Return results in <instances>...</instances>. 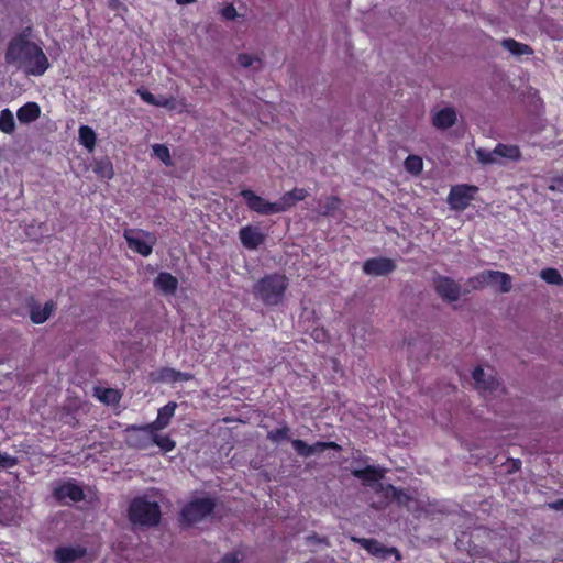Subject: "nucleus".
<instances>
[{
    "label": "nucleus",
    "mask_w": 563,
    "mask_h": 563,
    "mask_svg": "<svg viewBox=\"0 0 563 563\" xmlns=\"http://www.w3.org/2000/svg\"><path fill=\"white\" fill-rule=\"evenodd\" d=\"M30 30L27 27L10 40L4 58L7 64L15 66L25 75L40 77L47 71L51 63L42 47L29 38L26 32Z\"/></svg>",
    "instance_id": "1"
},
{
    "label": "nucleus",
    "mask_w": 563,
    "mask_h": 563,
    "mask_svg": "<svg viewBox=\"0 0 563 563\" xmlns=\"http://www.w3.org/2000/svg\"><path fill=\"white\" fill-rule=\"evenodd\" d=\"M289 280L284 274L272 273L260 278L253 286V295L267 307L283 303Z\"/></svg>",
    "instance_id": "2"
},
{
    "label": "nucleus",
    "mask_w": 563,
    "mask_h": 563,
    "mask_svg": "<svg viewBox=\"0 0 563 563\" xmlns=\"http://www.w3.org/2000/svg\"><path fill=\"white\" fill-rule=\"evenodd\" d=\"M126 516L133 527L154 528L161 522L162 511L157 501L137 496L130 501Z\"/></svg>",
    "instance_id": "3"
},
{
    "label": "nucleus",
    "mask_w": 563,
    "mask_h": 563,
    "mask_svg": "<svg viewBox=\"0 0 563 563\" xmlns=\"http://www.w3.org/2000/svg\"><path fill=\"white\" fill-rule=\"evenodd\" d=\"M214 508L216 501L212 498H196L181 508L180 518L185 525L191 526L213 514Z\"/></svg>",
    "instance_id": "4"
},
{
    "label": "nucleus",
    "mask_w": 563,
    "mask_h": 563,
    "mask_svg": "<svg viewBox=\"0 0 563 563\" xmlns=\"http://www.w3.org/2000/svg\"><path fill=\"white\" fill-rule=\"evenodd\" d=\"M477 191L478 187L474 185H455L450 189L448 195V203L450 205L451 209L455 211H463L470 206Z\"/></svg>",
    "instance_id": "5"
},
{
    "label": "nucleus",
    "mask_w": 563,
    "mask_h": 563,
    "mask_svg": "<svg viewBox=\"0 0 563 563\" xmlns=\"http://www.w3.org/2000/svg\"><path fill=\"white\" fill-rule=\"evenodd\" d=\"M134 230H125L123 236L128 243V246L133 250L135 253L146 257L150 256L153 252V245L156 243V236L154 233L140 230L139 233L145 236L146 240H142L137 236H134Z\"/></svg>",
    "instance_id": "6"
},
{
    "label": "nucleus",
    "mask_w": 563,
    "mask_h": 563,
    "mask_svg": "<svg viewBox=\"0 0 563 563\" xmlns=\"http://www.w3.org/2000/svg\"><path fill=\"white\" fill-rule=\"evenodd\" d=\"M291 445L295 452L301 457H310L314 454L321 453L325 450L341 451L342 446L333 441H317L313 444H308L303 440L294 439Z\"/></svg>",
    "instance_id": "7"
},
{
    "label": "nucleus",
    "mask_w": 563,
    "mask_h": 563,
    "mask_svg": "<svg viewBox=\"0 0 563 563\" xmlns=\"http://www.w3.org/2000/svg\"><path fill=\"white\" fill-rule=\"evenodd\" d=\"M53 497L58 501H64L68 498L74 503H79L85 499V493L82 487L74 481H65L54 487Z\"/></svg>",
    "instance_id": "8"
},
{
    "label": "nucleus",
    "mask_w": 563,
    "mask_h": 563,
    "mask_svg": "<svg viewBox=\"0 0 563 563\" xmlns=\"http://www.w3.org/2000/svg\"><path fill=\"white\" fill-rule=\"evenodd\" d=\"M245 200L247 208L258 214L269 216L275 213L274 202L265 200L251 189H243L240 194Z\"/></svg>",
    "instance_id": "9"
},
{
    "label": "nucleus",
    "mask_w": 563,
    "mask_h": 563,
    "mask_svg": "<svg viewBox=\"0 0 563 563\" xmlns=\"http://www.w3.org/2000/svg\"><path fill=\"white\" fill-rule=\"evenodd\" d=\"M434 289L448 302L457 301L461 296V286L446 276H439L434 279Z\"/></svg>",
    "instance_id": "10"
},
{
    "label": "nucleus",
    "mask_w": 563,
    "mask_h": 563,
    "mask_svg": "<svg viewBox=\"0 0 563 563\" xmlns=\"http://www.w3.org/2000/svg\"><path fill=\"white\" fill-rule=\"evenodd\" d=\"M194 378V374L180 372L172 367H161L157 371L150 373V379L153 383L175 384L178 382H189Z\"/></svg>",
    "instance_id": "11"
},
{
    "label": "nucleus",
    "mask_w": 563,
    "mask_h": 563,
    "mask_svg": "<svg viewBox=\"0 0 563 563\" xmlns=\"http://www.w3.org/2000/svg\"><path fill=\"white\" fill-rule=\"evenodd\" d=\"M396 269V263L388 257L368 258L363 264V272L369 276H386Z\"/></svg>",
    "instance_id": "12"
},
{
    "label": "nucleus",
    "mask_w": 563,
    "mask_h": 563,
    "mask_svg": "<svg viewBox=\"0 0 563 563\" xmlns=\"http://www.w3.org/2000/svg\"><path fill=\"white\" fill-rule=\"evenodd\" d=\"M239 239L246 250H256L265 242L266 235L258 227L246 224L239 230Z\"/></svg>",
    "instance_id": "13"
},
{
    "label": "nucleus",
    "mask_w": 563,
    "mask_h": 563,
    "mask_svg": "<svg viewBox=\"0 0 563 563\" xmlns=\"http://www.w3.org/2000/svg\"><path fill=\"white\" fill-rule=\"evenodd\" d=\"M87 555V548L82 545H60L54 549L53 560L55 563H73Z\"/></svg>",
    "instance_id": "14"
},
{
    "label": "nucleus",
    "mask_w": 563,
    "mask_h": 563,
    "mask_svg": "<svg viewBox=\"0 0 563 563\" xmlns=\"http://www.w3.org/2000/svg\"><path fill=\"white\" fill-rule=\"evenodd\" d=\"M356 541L373 556L386 559L391 554H396V556L399 558V552L396 548H387L374 538H360Z\"/></svg>",
    "instance_id": "15"
},
{
    "label": "nucleus",
    "mask_w": 563,
    "mask_h": 563,
    "mask_svg": "<svg viewBox=\"0 0 563 563\" xmlns=\"http://www.w3.org/2000/svg\"><path fill=\"white\" fill-rule=\"evenodd\" d=\"M308 191L303 188H294L289 191H286L278 201H275V213H280L289 210L297 202L302 201L307 198Z\"/></svg>",
    "instance_id": "16"
},
{
    "label": "nucleus",
    "mask_w": 563,
    "mask_h": 563,
    "mask_svg": "<svg viewBox=\"0 0 563 563\" xmlns=\"http://www.w3.org/2000/svg\"><path fill=\"white\" fill-rule=\"evenodd\" d=\"M55 302L53 300H48L42 307L40 303L34 302L30 307V319L35 324H42L49 319L53 311L55 310Z\"/></svg>",
    "instance_id": "17"
},
{
    "label": "nucleus",
    "mask_w": 563,
    "mask_h": 563,
    "mask_svg": "<svg viewBox=\"0 0 563 563\" xmlns=\"http://www.w3.org/2000/svg\"><path fill=\"white\" fill-rule=\"evenodd\" d=\"M154 287L164 295H174L178 288V279L170 273L161 272L154 279Z\"/></svg>",
    "instance_id": "18"
},
{
    "label": "nucleus",
    "mask_w": 563,
    "mask_h": 563,
    "mask_svg": "<svg viewBox=\"0 0 563 563\" xmlns=\"http://www.w3.org/2000/svg\"><path fill=\"white\" fill-rule=\"evenodd\" d=\"M475 386L482 391H494L498 388L499 382L494 376L486 377L484 369L476 366L472 373Z\"/></svg>",
    "instance_id": "19"
},
{
    "label": "nucleus",
    "mask_w": 563,
    "mask_h": 563,
    "mask_svg": "<svg viewBox=\"0 0 563 563\" xmlns=\"http://www.w3.org/2000/svg\"><path fill=\"white\" fill-rule=\"evenodd\" d=\"M125 431L128 433L125 442L130 448L146 450L152 445V438L146 431L128 430V428Z\"/></svg>",
    "instance_id": "20"
},
{
    "label": "nucleus",
    "mask_w": 563,
    "mask_h": 563,
    "mask_svg": "<svg viewBox=\"0 0 563 563\" xmlns=\"http://www.w3.org/2000/svg\"><path fill=\"white\" fill-rule=\"evenodd\" d=\"M456 122V112L453 108L446 107L439 110L432 119V124L440 130H448Z\"/></svg>",
    "instance_id": "21"
},
{
    "label": "nucleus",
    "mask_w": 563,
    "mask_h": 563,
    "mask_svg": "<svg viewBox=\"0 0 563 563\" xmlns=\"http://www.w3.org/2000/svg\"><path fill=\"white\" fill-rule=\"evenodd\" d=\"M351 474L363 482H378L385 477V470L374 465H366L364 468H354Z\"/></svg>",
    "instance_id": "22"
},
{
    "label": "nucleus",
    "mask_w": 563,
    "mask_h": 563,
    "mask_svg": "<svg viewBox=\"0 0 563 563\" xmlns=\"http://www.w3.org/2000/svg\"><path fill=\"white\" fill-rule=\"evenodd\" d=\"M41 115V108L36 102H27L16 111L18 120L21 123H31L37 120Z\"/></svg>",
    "instance_id": "23"
},
{
    "label": "nucleus",
    "mask_w": 563,
    "mask_h": 563,
    "mask_svg": "<svg viewBox=\"0 0 563 563\" xmlns=\"http://www.w3.org/2000/svg\"><path fill=\"white\" fill-rule=\"evenodd\" d=\"M494 153H497L498 157L507 158L514 162L521 159V151L518 145L514 144L498 143L494 148Z\"/></svg>",
    "instance_id": "24"
},
{
    "label": "nucleus",
    "mask_w": 563,
    "mask_h": 563,
    "mask_svg": "<svg viewBox=\"0 0 563 563\" xmlns=\"http://www.w3.org/2000/svg\"><path fill=\"white\" fill-rule=\"evenodd\" d=\"M501 46L509 51L515 56L531 55L533 49L523 43H519L514 38H505L501 41Z\"/></svg>",
    "instance_id": "25"
},
{
    "label": "nucleus",
    "mask_w": 563,
    "mask_h": 563,
    "mask_svg": "<svg viewBox=\"0 0 563 563\" xmlns=\"http://www.w3.org/2000/svg\"><path fill=\"white\" fill-rule=\"evenodd\" d=\"M468 283L473 289H481L487 285H494V271H484L470 278Z\"/></svg>",
    "instance_id": "26"
},
{
    "label": "nucleus",
    "mask_w": 563,
    "mask_h": 563,
    "mask_svg": "<svg viewBox=\"0 0 563 563\" xmlns=\"http://www.w3.org/2000/svg\"><path fill=\"white\" fill-rule=\"evenodd\" d=\"M176 409L177 404L175 401H169L168 404L159 408L157 412V423L167 427L170 423V420L174 417Z\"/></svg>",
    "instance_id": "27"
},
{
    "label": "nucleus",
    "mask_w": 563,
    "mask_h": 563,
    "mask_svg": "<svg viewBox=\"0 0 563 563\" xmlns=\"http://www.w3.org/2000/svg\"><path fill=\"white\" fill-rule=\"evenodd\" d=\"M96 133L92 128L81 125L79 128V142L88 150H93L96 145Z\"/></svg>",
    "instance_id": "28"
},
{
    "label": "nucleus",
    "mask_w": 563,
    "mask_h": 563,
    "mask_svg": "<svg viewBox=\"0 0 563 563\" xmlns=\"http://www.w3.org/2000/svg\"><path fill=\"white\" fill-rule=\"evenodd\" d=\"M15 130V122L13 113L9 109H4L0 112V131L7 134H11Z\"/></svg>",
    "instance_id": "29"
},
{
    "label": "nucleus",
    "mask_w": 563,
    "mask_h": 563,
    "mask_svg": "<svg viewBox=\"0 0 563 563\" xmlns=\"http://www.w3.org/2000/svg\"><path fill=\"white\" fill-rule=\"evenodd\" d=\"M342 206V200L338 196L327 197L322 211L320 212L323 217H333Z\"/></svg>",
    "instance_id": "30"
},
{
    "label": "nucleus",
    "mask_w": 563,
    "mask_h": 563,
    "mask_svg": "<svg viewBox=\"0 0 563 563\" xmlns=\"http://www.w3.org/2000/svg\"><path fill=\"white\" fill-rule=\"evenodd\" d=\"M178 106L185 107L186 100L183 98L181 100L177 101L174 96H169V97H166L163 95L157 96V101H156L155 107H162L169 111H173V110H176L178 108Z\"/></svg>",
    "instance_id": "31"
},
{
    "label": "nucleus",
    "mask_w": 563,
    "mask_h": 563,
    "mask_svg": "<svg viewBox=\"0 0 563 563\" xmlns=\"http://www.w3.org/2000/svg\"><path fill=\"white\" fill-rule=\"evenodd\" d=\"M387 495L390 494L391 498L396 500L399 505H408L411 500V496L407 494L402 488L396 487L393 484H388L386 486Z\"/></svg>",
    "instance_id": "32"
},
{
    "label": "nucleus",
    "mask_w": 563,
    "mask_h": 563,
    "mask_svg": "<svg viewBox=\"0 0 563 563\" xmlns=\"http://www.w3.org/2000/svg\"><path fill=\"white\" fill-rule=\"evenodd\" d=\"M267 439L273 443H280L290 439V428L287 424H283L280 428H276L267 432Z\"/></svg>",
    "instance_id": "33"
},
{
    "label": "nucleus",
    "mask_w": 563,
    "mask_h": 563,
    "mask_svg": "<svg viewBox=\"0 0 563 563\" xmlns=\"http://www.w3.org/2000/svg\"><path fill=\"white\" fill-rule=\"evenodd\" d=\"M405 169L412 174L419 175L423 168V161L418 155H409L404 162Z\"/></svg>",
    "instance_id": "34"
},
{
    "label": "nucleus",
    "mask_w": 563,
    "mask_h": 563,
    "mask_svg": "<svg viewBox=\"0 0 563 563\" xmlns=\"http://www.w3.org/2000/svg\"><path fill=\"white\" fill-rule=\"evenodd\" d=\"M152 444L157 445L164 453L170 452L175 449L176 442L169 435L154 434Z\"/></svg>",
    "instance_id": "35"
},
{
    "label": "nucleus",
    "mask_w": 563,
    "mask_h": 563,
    "mask_svg": "<svg viewBox=\"0 0 563 563\" xmlns=\"http://www.w3.org/2000/svg\"><path fill=\"white\" fill-rule=\"evenodd\" d=\"M540 277L550 285H563V277L556 268H544L540 272Z\"/></svg>",
    "instance_id": "36"
},
{
    "label": "nucleus",
    "mask_w": 563,
    "mask_h": 563,
    "mask_svg": "<svg viewBox=\"0 0 563 563\" xmlns=\"http://www.w3.org/2000/svg\"><path fill=\"white\" fill-rule=\"evenodd\" d=\"M494 284L499 285L501 292H509L511 289V277L507 273L494 271Z\"/></svg>",
    "instance_id": "37"
},
{
    "label": "nucleus",
    "mask_w": 563,
    "mask_h": 563,
    "mask_svg": "<svg viewBox=\"0 0 563 563\" xmlns=\"http://www.w3.org/2000/svg\"><path fill=\"white\" fill-rule=\"evenodd\" d=\"M165 428H166V426L157 423V418H156L153 422L147 423L145 426H135V424L129 426L128 430H142V431H146L148 433V435L151 438H153L154 434H158L157 431H159L162 429H165Z\"/></svg>",
    "instance_id": "38"
},
{
    "label": "nucleus",
    "mask_w": 563,
    "mask_h": 563,
    "mask_svg": "<svg viewBox=\"0 0 563 563\" xmlns=\"http://www.w3.org/2000/svg\"><path fill=\"white\" fill-rule=\"evenodd\" d=\"M154 155L159 158L165 165H172L170 162V153L166 145L164 144H155L153 146Z\"/></svg>",
    "instance_id": "39"
},
{
    "label": "nucleus",
    "mask_w": 563,
    "mask_h": 563,
    "mask_svg": "<svg viewBox=\"0 0 563 563\" xmlns=\"http://www.w3.org/2000/svg\"><path fill=\"white\" fill-rule=\"evenodd\" d=\"M95 172L102 178L111 179L113 177V167L110 162L98 163Z\"/></svg>",
    "instance_id": "40"
},
{
    "label": "nucleus",
    "mask_w": 563,
    "mask_h": 563,
    "mask_svg": "<svg viewBox=\"0 0 563 563\" xmlns=\"http://www.w3.org/2000/svg\"><path fill=\"white\" fill-rule=\"evenodd\" d=\"M476 155L482 164H493L497 162V153L493 151H486L484 148L476 150Z\"/></svg>",
    "instance_id": "41"
},
{
    "label": "nucleus",
    "mask_w": 563,
    "mask_h": 563,
    "mask_svg": "<svg viewBox=\"0 0 563 563\" xmlns=\"http://www.w3.org/2000/svg\"><path fill=\"white\" fill-rule=\"evenodd\" d=\"M99 399L104 404H114L119 401L120 395L118 390L112 388H107L102 391V395L99 396Z\"/></svg>",
    "instance_id": "42"
},
{
    "label": "nucleus",
    "mask_w": 563,
    "mask_h": 563,
    "mask_svg": "<svg viewBox=\"0 0 563 563\" xmlns=\"http://www.w3.org/2000/svg\"><path fill=\"white\" fill-rule=\"evenodd\" d=\"M310 336L318 343H323L329 340V332L323 327H316L312 329Z\"/></svg>",
    "instance_id": "43"
},
{
    "label": "nucleus",
    "mask_w": 563,
    "mask_h": 563,
    "mask_svg": "<svg viewBox=\"0 0 563 563\" xmlns=\"http://www.w3.org/2000/svg\"><path fill=\"white\" fill-rule=\"evenodd\" d=\"M236 60H238V64L243 68H247V67L252 66L255 60L261 63L260 58H256L253 55L246 54V53L239 54Z\"/></svg>",
    "instance_id": "44"
},
{
    "label": "nucleus",
    "mask_w": 563,
    "mask_h": 563,
    "mask_svg": "<svg viewBox=\"0 0 563 563\" xmlns=\"http://www.w3.org/2000/svg\"><path fill=\"white\" fill-rule=\"evenodd\" d=\"M18 464V459L12 456L5 452H0V467L1 468H11Z\"/></svg>",
    "instance_id": "45"
},
{
    "label": "nucleus",
    "mask_w": 563,
    "mask_h": 563,
    "mask_svg": "<svg viewBox=\"0 0 563 563\" xmlns=\"http://www.w3.org/2000/svg\"><path fill=\"white\" fill-rule=\"evenodd\" d=\"M244 555L241 551H232L229 553H225L221 560L220 563H240L243 560Z\"/></svg>",
    "instance_id": "46"
},
{
    "label": "nucleus",
    "mask_w": 563,
    "mask_h": 563,
    "mask_svg": "<svg viewBox=\"0 0 563 563\" xmlns=\"http://www.w3.org/2000/svg\"><path fill=\"white\" fill-rule=\"evenodd\" d=\"M136 93L139 97L147 104L155 106L157 101V96H154L152 92H150L145 88H139L136 90Z\"/></svg>",
    "instance_id": "47"
},
{
    "label": "nucleus",
    "mask_w": 563,
    "mask_h": 563,
    "mask_svg": "<svg viewBox=\"0 0 563 563\" xmlns=\"http://www.w3.org/2000/svg\"><path fill=\"white\" fill-rule=\"evenodd\" d=\"M221 14L225 20H234L238 15L236 10L232 3L227 4L222 9Z\"/></svg>",
    "instance_id": "48"
},
{
    "label": "nucleus",
    "mask_w": 563,
    "mask_h": 563,
    "mask_svg": "<svg viewBox=\"0 0 563 563\" xmlns=\"http://www.w3.org/2000/svg\"><path fill=\"white\" fill-rule=\"evenodd\" d=\"M548 506L550 509L563 511V498L551 501L548 504Z\"/></svg>",
    "instance_id": "49"
},
{
    "label": "nucleus",
    "mask_w": 563,
    "mask_h": 563,
    "mask_svg": "<svg viewBox=\"0 0 563 563\" xmlns=\"http://www.w3.org/2000/svg\"><path fill=\"white\" fill-rule=\"evenodd\" d=\"M563 188V174L553 178V185L550 186L551 190H555V188Z\"/></svg>",
    "instance_id": "50"
},
{
    "label": "nucleus",
    "mask_w": 563,
    "mask_h": 563,
    "mask_svg": "<svg viewBox=\"0 0 563 563\" xmlns=\"http://www.w3.org/2000/svg\"><path fill=\"white\" fill-rule=\"evenodd\" d=\"M509 462L511 463V467L509 470L510 473L517 472L521 467V461L519 459H509Z\"/></svg>",
    "instance_id": "51"
},
{
    "label": "nucleus",
    "mask_w": 563,
    "mask_h": 563,
    "mask_svg": "<svg viewBox=\"0 0 563 563\" xmlns=\"http://www.w3.org/2000/svg\"><path fill=\"white\" fill-rule=\"evenodd\" d=\"M368 460L369 459L367 456L361 455L356 461L366 464L368 462Z\"/></svg>",
    "instance_id": "52"
},
{
    "label": "nucleus",
    "mask_w": 563,
    "mask_h": 563,
    "mask_svg": "<svg viewBox=\"0 0 563 563\" xmlns=\"http://www.w3.org/2000/svg\"><path fill=\"white\" fill-rule=\"evenodd\" d=\"M178 4H189L195 2L196 0H176Z\"/></svg>",
    "instance_id": "53"
}]
</instances>
